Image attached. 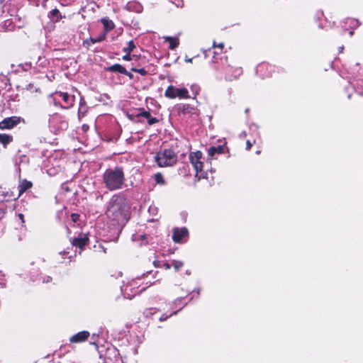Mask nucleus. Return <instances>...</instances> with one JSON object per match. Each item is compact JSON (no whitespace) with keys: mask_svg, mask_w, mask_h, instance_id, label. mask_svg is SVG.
Listing matches in <instances>:
<instances>
[{"mask_svg":"<svg viewBox=\"0 0 363 363\" xmlns=\"http://www.w3.org/2000/svg\"><path fill=\"white\" fill-rule=\"evenodd\" d=\"M129 204L127 200L119 195H114L106 210V216L113 224L124 225L129 218Z\"/></svg>","mask_w":363,"mask_h":363,"instance_id":"obj_1","label":"nucleus"},{"mask_svg":"<svg viewBox=\"0 0 363 363\" xmlns=\"http://www.w3.org/2000/svg\"><path fill=\"white\" fill-rule=\"evenodd\" d=\"M103 180L108 189L117 190L121 189L123 184L124 174L120 168L109 169L104 172Z\"/></svg>","mask_w":363,"mask_h":363,"instance_id":"obj_2","label":"nucleus"},{"mask_svg":"<svg viewBox=\"0 0 363 363\" xmlns=\"http://www.w3.org/2000/svg\"><path fill=\"white\" fill-rule=\"evenodd\" d=\"M189 160L196 172V177H197L198 179L205 178L206 174L203 170L204 159L203 158L202 152L200 151L191 152L189 155Z\"/></svg>","mask_w":363,"mask_h":363,"instance_id":"obj_3","label":"nucleus"},{"mask_svg":"<svg viewBox=\"0 0 363 363\" xmlns=\"http://www.w3.org/2000/svg\"><path fill=\"white\" fill-rule=\"evenodd\" d=\"M155 160L158 166L164 167L174 164L177 162V157L172 150H164L156 154Z\"/></svg>","mask_w":363,"mask_h":363,"instance_id":"obj_4","label":"nucleus"},{"mask_svg":"<svg viewBox=\"0 0 363 363\" xmlns=\"http://www.w3.org/2000/svg\"><path fill=\"white\" fill-rule=\"evenodd\" d=\"M164 96L169 99H186L189 98V91L186 88H177L169 86L164 92Z\"/></svg>","mask_w":363,"mask_h":363,"instance_id":"obj_5","label":"nucleus"},{"mask_svg":"<svg viewBox=\"0 0 363 363\" xmlns=\"http://www.w3.org/2000/svg\"><path fill=\"white\" fill-rule=\"evenodd\" d=\"M21 120L18 116L6 118L0 122V129H11L20 123Z\"/></svg>","mask_w":363,"mask_h":363,"instance_id":"obj_6","label":"nucleus"},{"mask_svg":"<svg viewBox=\"0 0 363 363\" xmlns=\"http://www.w3.org/2000/svg\"><path fill=\"white\" fill-rule=\"evenodd\" d=\"M55 94L62 99L63 101L67 105L66 108H69L73 106L75 101L74 95H70L67 92L61 91L55 92Z\"/></svg>","mask_w":363,"mask_h":363,"instance_id":"obj_7","label":"nucleus"},{"mask_svg":"<svg viewBox=\"0 0 363 363\" xmlns=\"http://www.w3.org/2000/svg\"><path fill=\"white\" fill-rule=\"evenodd\" d=\"M188 235V230L185 228H175L173 231L172 239L175 242H179Z\"/></svg>","mask_w":363,"mask_h":363,"instance_id":"obj_8","label":"nucleus"},{"mask_svg":"<svg viewBox=\"0 0 363 363\" xmlns=\"http://www.w3.org/2000/svg\"><path fill=\"white\" fill-rule=\"evenodd\" d=\"M137 284L136 281L133 280L130 283L125 286H121V291L123 293V295L125 298H130L132 296H134L135 294H138L140 291L136 290L133 294H130L128 293L129 289L132 291V289H135V285ZM142 290H140L141 291Z\"/></svg>","mask_w":363,"mask_h":363,"instance_id":"obj_9","label":"nucleus"},{"mask_svg":"<svg viewBox=\"0 0 363 363\" xmlns=\"http://www.w3.org/2000/svg\"><path fill=\"white\" fill-rule=\"evenodd\" d=\"M89 333L88 331H81L72 335L69 338V341L73 343L82 342L85 341L89 337Z\"/></svg>","mask_w":363,"mask_h":363,"instance_id":"obj_10","label":"nucleus"},{"mask_svg":"<svg viewBox=\"0 0 363 363\" xmlns=\"http://www.w3.org/2000/svg\"><path fill=\"white\" fill-rule=\"evenodd\" d=\"M88 237L85 234H80L72 240V245L82 250L88 243Z\"/></svg>","mask_w":363,"mask_h":363,"instance_id":"obj_11","label":"nucleus"},{"mask_svg":"<svg viewBox=\"0 0 363 363\" xmlns=\"http://www.w3.org/2000/svg\"><path fill=\"white\" fill-rule=\"evenodd\" d=\"M33 186V184L31 182H29L26 179H23L19 182L18 184V191H19V195L20 196L23 192L27 191L28 189H30Z\"/></svg>","mask_w":363,"mask_h":363,"instance_id":"obj_12","label":"nucleus"},{"mask_svg":"<svg viewBox=\"0 0 363 363\" xmlns=\"http://www.w3.org/2000/svg\"><path fill=\"white\" fill-rule=\"evenodd\" d=\"M164 39L169 43V48L171 50H174L179 45V38L177 37L166 36Z\"/></svg>","mask_w":363,"mask_h":363,"instance_id":"obj_13","label":"nucleus"},{"mask_svg":"<svg viewBox=\"0 0 363 363\" xmlns=\"http://www.w3.org/2000/svg\"><path fill=\"white\" fill-rule=\"evenodd\" d=\"M224 151V147L223 145H218V147H211L208 149V156L211 157V159L214 158L216 154H222Z\"/></svg>","mask_w":363,"mask_h":363,"instance_id":"obj_14","label":"nucleus"},{"mask_svg":"<svg viewBox=\"0 0 363 363\" xmlns=\"http://www.w3.org/2000/svg\"><path fill=\"white\" fill-rule=\"evenodd\" d=\"M101 23H103L105 29L107 31L112 30L114 27V24H113V21L108 18L101 19Z\"/></svg>","mask_w":363,"mask_h":363,"instance_id":"obj_15","label":"nucleus"},{"mask_svg":"<svg viewBox=\"0 0 363 363\" xmlns=\"http://www.w3.org/2000/svg\"><path fill=\"white\" fill-rule=\"evenodd\" d=\"M12 140V137L6 135V134H0V143L4 144L6 146L7 144L11 143Z\"/></svg>","mask_w":363,"mask_h":363,"instance_id":"obj_16","label":"nucleus"},{"mask_svg":"<svg viewBox=\"0 0 363 363\" xmlns=\"http://www.w3.org/2000/svg\"><path fill=\"white\" fill-rule=\"evenodd\" d=\"M110 70L125 74L126 69L120 65H114L110 67Z\"/></svg>","mask_w":363,"mask_h":363,"instance_id":"obj_17","label":"nucleus"},{"mask_svg":"<svg viewBox=\"0 0 363 363\" xmlns=\"http://www.w3.org/2000/svg\"><path fill=\"white\" fill-rule=\"evenodd\" d=\"M135 48V45L134 44V42L133 40H130L128 42V46L123 48V50L124 52H131Z\"/></svg>","mask_w":363,"mask_h":363,"instance_id":"obj_18","label":"nucleus"},{"mask_svg":"<svg viewBox=\"0 0 363 363\" xmlns=\"http://www.w3.org/2000/svg\"><path fill=\"white\" fill-rule=\"evenodd\" d=\"M184 265V263L182 261L179 260H173L172 262V266L174 267L175 271H178L180 268H182Z\"/></svg>","mask_w":363,"mask_h":363,"instance_id":"obj_19","label":"nucleus"},{"mask_svg":"<svg viewBox=\"0 0 363 363\" xmlns=\"http://www.w3.org/2000/svg\"><path fill=\"white\" fill-rule=\"evenodd\" d=\"M155 180L157 184L161 185H163L164 184V179L163 178V176L160 173H157L155 175Z\"/></svg>","mask_w":363,"mask_h":363,"instance_id":"obj_20","label":"nucleus"},{"mask_svg":"<svg viewBox=\"0 0 363 363\" xmlns=\"http://www.w3.org/2000/svg\"><path fill=\"white\" fill-rule=\"evenodd\" d=\"M49 16L50 18H52V17H57V21L59 20V18H61L62 16L60 15V11L58 9H52L50 12V14H49Z\"/></svg>","mask_w":363,"mask_h":363,"instance_id":"obj_21","label":"nucleus"},{"mask_svg":"<svg viewBox=\"0 0 363 363\" xmlns=\"http://www.w3.org/2000/svg\"><path fill=\"white\" fill-rule=\"evenodd\" d=\"M82 106H85V101H84V99H82L81 97V100H80V102H79V111H78V116H79V118H81V113H82Z\"/></svg>","mask_w":363,"mask_h":363,"instance_id":"obj_22","label":"nucleus"},{"mask_svg":"<svg viewBox=\"0 0 363 363\" xmlns=\"http://www.w3.org/2000/svg\"><path fill=\"white\" fill-rule=\"evenodd\" d=\"M125 53H126V55L123 57V60L130 61L134 57L133 55L132 56L130 52H125Z\"/></svg>","mask_w":363,"mask_h":363,"instance_id":"obj_23","label":"nucleus"},{"mask_svg":"<svg viewBox=\"0 0 363 363\" xmlns=\"http://www.w3.org/2000/svg\"><path fill=\"white\" fill-rule=\"evenodd\" d=\"M132 71H133L135 72H138L142 75H145L146 74V71L144 69L132 68Z\"/></svg>","mask_w":363,"mask_h":363,"instance_id":"obj_24","label":"nucleus"},{"mask_svg":"<svg viewBox=\"0 0 363 363\" xmlns=\"http://www.w3.org/2000/svg\"><path fill=\"white\" fill-rule=\"evenodd\" d=\"M104 38H105V35H102L101 37H99L96 39L92 40V41H93V43H99V42L104 40Z\"/></svg>","mask_w":363,"mask_h":363,"instance_id":"obj_25","label":"nucleus"},{"mask_svg":"<svg viewBox=\"0 0 363 363\" xmlns=\"http://www.w3.org/2000/svg\"><path fill=\"white\" fill-rule=\"evenodd\" d=\"M213 46V48H218L220 50H222L223 48V47H224V45L222 43H218V44H216V43L214 42Z\"/></svg>","mask_w":363,"mask_h":363,"instance_id":"obj_26","label":"nucleus"},{"mask_svg":"<svg viewBox=\"0 0 363 363\" xmlns=\"http://www.w3.org/2000/svg\"><path fill=\"white\" fill-rule=\"evenodd\" d=\"M71 218H72V220L74 222H77L78 220V219H79V215L75 214V213H72V216H71Z\"/></svg>","mask_w":363,"mask_h":363,"instance_id":"obj_27","label":"nucleus"},{"mask_svg":"<svg viewBox=\"0 0 363 363\" xmlns=\"http://www.w3.org/2000/svg\"><path fill=\"white\" fill-rule=\"evenodd\" d=\"M149 211H150V213H157V207H155V206H150V207L149 208Z\"/></svg>","mask_w":363,"mask_h":363,"instance_id":"obj_28","label":"nucleus"},{"mask_svg":"<svg viewBox=\"0 0 363 363\" xmlns=\"http://www.w3.org/2000/svg\"><path fill=\"white\" fill-rule=\"evenodd\" d=\"M252 145V144L249 140H247L246 143L247 149L250 150L251 148Z\"/></svg>","mask_w":363,"mask_h":363,"instance_id":"obj_29","label":"nucleus"},{"mask_svg":"<svg viewBox=\"0 0 363 363\" xmlns=\"http://www.w3.org/2000/svg\"><path fill=\"white\" fill-rule=\"evenodd\" d=\"M164 267H165V269H170V267H172V263H171V264H169V263H165V264H164Z\"/></svg>","mask_w":363,"mask_h":363,"instance_id":"obj_30","label":"nucleus"},{"mask_svg":"<svg viewBox=\"0 0 363 363\" xmlns=\"http://www.w3.org/2000/svg\"><path fill=\"white\" fill-rule=\"evenodd\" d=\"M86 111V108L85 106H82V113H81V117L84 115Z\"/></svg>","mask_w":363,"mask_h":363,"instance_id":"obj_31","label":"nucleus"},{"mask_svg":"<svg viewBox=\"0 0 363 363\" xmlns=\"http://www.w3.org/2000/svg\"><path fill=\"white\" fill-rule=\"evenodd\" d=\"M18 218L21 219L22 223H24V218H23V215L22 213L18 214Z\"/></svg>","mask_w":363,"mask_h":363,"instance_id":"obj_32","label":"nucleus"},{"mask_svg":"<svg viewBox=\"0 0 363 363\" xmlns=\"http://www.w3.org/2000/svg\"><path fill=\"white\" fill-rule=\"evenodd\" d=\"M155 122H156V119H155V118H150V119L149 120V123H150V124H153V123H155Z\"/></svg>","mask_w":363,"mask_h":363,"instance_id":"obj_33","label":"nucleus"},{"mask_svg":"<svg viewBox=\"0 0 363 363\" xmlns=\"http://www.w3.org/2000/svg\"><path fill=\"white\" fill-rule=\"evenodd\" d=\"M167 318V316H164V315L162 316H161V318H160V320L161 321L164 320H166Z\"/></svg>","mask_w":363,"mask_h":363,"instance_id":"obj_34","label":"nucleus"},{"mask_svg":"<svg viewBox=\"0 0 363 363\" xmlns=\"http://www.w3.org/2000/svg\"><path fill=\"white\" fill-rule=\"evenodd\" d=\"M51 277H48L46 280H44L45 282H49L51 281Z\"/></svg>","mask_w":363,"mask_h":363,"instance_id":"obj_35","label":"nucleus"},{"mask_svg":"<svg viewBox=\"0 0 363 363\" xmlns=\"http://www.w3.org/2000/svg\"><path fill=\"white\" fill-rule=\"evenodd\" d=\"M185 61H186V62H191L192 59H186V60H185Z\"/></svg>","mask_w":363,"mask_h":363,"instance_id":"obj_36","label":"nucleus"},{"mask_svg":"<svg viewBox=\"0 0 363 363\" xmlns=\"http://www.w3.org/2000/svg\"><path fill=\"white\" fill-rule=\"evenodd\" d=\"M4 284H3V283L0 282V287H3V286H4Z\"/></svg>","mask_w":363,"mask_h":363,"instance_id":"obj_37","label":"nucleus"}]
</instances>
